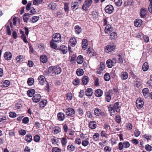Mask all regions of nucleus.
<instances>
[{
    "label": "nucleus",
    "mask_w": 152,
    "mask_h": 152,
    "mask_svg": "<svg viewBox=\"0 0 152 152\" xmlns=\"http://www.w3.org/2000/svg\"><path fill=\"white\" fill-rule=\"evenodd\" d=\"M119 103L116 102L114 104H110L108 106V111L111 115H113L116 113H118L120 107L119 106Z\"/></svg>",
    "instance_id": "1"
},
{
    "label": "nucleus",
    "mask_w": 152,
    "mask_h": 152,
    "mask_svg": "<svg viewBox=\"0 0 152 152\" xmlns=\"http://www.w3.org/2000/svg\"><path fill=\"white\" fill-rule=\"evenodd\" d=\"M49 73H52L56 75H59L61 72V68L58 65L51 66L49 67L48 69Z\"/></svg>",
    "instance_id": "2"
},
{
    "label": "nucleus",
    "mask_w": 152,
    "mask_h": 152,
    "mask_svg": "<svg viewBox=\"0 0 152 152\" xmlns=\"http://www.w3.org/2000/svg\"><path fill=\"white\" fill-rule=\"evenodd\" d=\"M116 48V46L113 42H110L104 48V51L107 53H111L114 51Z\"/></svg>",
    "instance_id": "3"
},
{
    "label": "nucleus",
    "mask_w": 152,
    "mask_h": 152,
    "mask_svg": "<svg viewBox=\"0 0 152 152\" xmlns=\"http://www.w3.org/2000/svg\"><path fill=\"white\" fill-rule=\"evenodd\" d=\"M113 94L112 89H110L108 91H106L104 94L105 100L107 102H110L111 99V95Z\"/></svg>",
    "instance_id": "4"
},
{
    "label": "nucleus",
    "mask_w": 152,
    "mask_h": 152,
    "mask_svg": "<svg viewBox=\"0 0 152 152\" xmlns=\"http://www.w3.org/2000/svg\"><path fill=\"white\" fill-rule=\"evenodd\" d=\"M92 3V0H85L84 4L82 6V9L85 11H87L88 8L91 6Z\"/></svg>",
    "instance_id": "5"
},
{
    "label": "nucleus",
    "mask_w": 152,
    "mask_h": 152,
    "mask_svg": "<svg viewBox=\"0 0 152 152\" xmlns=\"http://www.w3.org/2000/svg\"><path fill=\"white\" fill-rule=\"evenodd\" d=\"M51 40L56 42H60L61 41V37L60 34L58 33L54 34L53 35Z\"/></svg>",
    "instance_id": "6"
},
{
    "label": "nucleus",
    "mask_w": 152,
    "mask_h": 152,
    "mask_svg": "<svg viewBox=\"0 0 152 152\" xmlns=\"http://www.w3.org/2000/svg\"><path fill=\"white\" fill-rule=\"evenodd\" d=\"M94 114L97 116L101 115L102 117H104L106 116V114L103 111H102L101 110L98 108H95L94 111Z\"/></svg>",
    "instance_id": "7"
},
{
    "label": "nucleus",
    "mask_w": 152,
    "mask_h": 152,
    "mask_svg": "<svg viewBox=\"0 0 152 152\" xmlns=\"http://www.w3.org/2000/svg\"><path fill=\"white\" fill-rule=\"evenodd\" d=\"M64 111L67 116H73L75 114V111L73 108L68 107L63 110Z\"/></svg>",
    "instance_id": "8"
},
{
    "label": "nucleus",
    "mask_w": 152,
    "mask_h": 152,
    "mask_svg": "<svg viewBox=\"0 0 152 152\" xmlns=\"http://www.w3.org/2000/svg\"><path fill=\"white\" fill-rule=\"evenodd\" d=\"M77 149L75 145L73 143H70L67 147V150L68 152H75Z\"/></svg>",
    "instance_id": "9"
},
{
    "label": "nucleus",
    "mask_w": 152,
    "mask_h": 152,
    "mask_svg": "<svg viewBox=\"0 0 152 152\" xmlns=\"http://www.w3.org/2000/svg\"><path fill=\"white\" fill-rule=\"evenodd\" d=\"M105 64L103 62H101L100 63L99 66L97 68V70L96 73L99 75H101L102 71L105 68Z\"/></svg>",
    "instance_id": "10"
},
{
    "label": "nucleus",
    "mask_w": 152,
    "mask_h": 152,
    "mask_svg": "<svg viewBox=\"0 0 152 152\" xmlns=\"http://www.w3.org/2000/svg\"><path fill=\"white\" fill-rule=\"evenodd\" d=\"M144 102L141 98H138L136 100V104L138 108H141L143 106Z\"/></svg>",
    "instance_id": "11"
},
{
    "label": "nucleus",
    "mask_w": 152,
    "mask_h": 152,
    "mask_svg": "<svg viewBox=\"0 0 152 152\" xmlns=\"http://www.w3.org/2000/svg\"><path fill=\"white\" fill-rule=\"evenodd\" d=\"M104 10L107 13L111 14L114 10L113 7L112 5H108L105 7Z\"/></svg>",
    "instance_id": "12"
},
{
    "label": "nucleus",
    "mask_w": 152,
    "mask_h": 152,
    "mask_svg": "<svg viewBox=\"0 0 152 152\" xmlns=\"http://www.w3.org/2000/svg\"><path fill=\"white\" fill-rule=\"evenodd\" d=\"M40 61L43 64H45L48 61V58L46 55L43 54L40 56Z\"/></svg>",
    "instance_id": "13"
},
{
    "label": "nucleus",
    "mask_w": 152,
    "mask_h": 152,
    "mask_svg": "<svg viewBox=\"0 0 152 152\" xmlns=\"http://www.w3.org/2000/svg\"><path fill=\"white\" fill-rule=\"evenodd\" d=\"M41 99V96L40 94H36L33 97L32 100L33 102L37 103L39 102Z\"/></svg>",
    "instance_id": "14"
},
{
    "label": "nucleus",
    "mask_w": 152,
    "mask_h": 152,
    "mask_svg": "<svg viewBox=\"0 0 152 152\" xmlns=\"http://www.w3.org/2000/svg\"><path fill=\"white\" fill-rule=\"evenodd\" d=\"M38 80L39 84L41 85H43L46 81L45 77L43 75H39L38 78Z\"/></svg>",
    "instance_id": "15"
},
{
    "label": "nucleus",
    "mask_w": 152,
    "mask_h": 152,
    "mask_svg": "<svg viewBox=\"0 0 152 152\" xmlns=\"http://www.w3.org/2000/svg\"><path fill=\"white\" fill-rule=\"evenodd\" d=\"M113 30V27L110 24H107L105 27L104 29L105 32L106 34L110 33Z\"/></svg>",
    "instance_id": "16"
},
{
    "label": "nucleus",
    "mask_w": 152,
    "mask_h": 152,
    "mask_svg": "<svg viewBox=\"0 0 152 152\" xmlns=\"http://www.w3.org/2000/svg\"><path fill=\"white\" fill-rule=\"evenodd\" d=\"M134 24L136 27H140L142 24V21L139 18L136 19L134 21Z\"/></svg>",
    "instance_id": "17"
},
{
    "label": "nucleus",
    "mask_w": 152,
    "mask_h": 152,
    "mask_svg": "<svg viewBox=\"0 0 152 152\" xmlns=\"http://www.w3.org/2000/svg\"><path fill=\"white\" fill-rule=\"evenodd\" d=\"M4 57L5 60H10L12 58V54L10 52H6L4 54Z\"/></svg>",
    "instance_id": "18"
},
{
    "label": "nucleus",
    "mask_w": 152,
    "mask_h": 152,
    "mask_svg": "<svg viewBox=\"0 0 152 152\" xmlns=\"http://www.w3.org/2000/svg\"><path fill=\"white\" fill-rule=\"evenodd\" d=\"M143 95L145 98H147L149 96L150 93L149 90L148 88H144L142 90Z\"/></svg>",
    "instance_id": "19"
},
{
    "label": "nucleus",
    "mask_w": 152,
    "mask_h": 152,
    "mask_svg": "<svg viewBox=\"0 0 152 152\" xmlns=\"http://www.w3.org/2000/svg\"><path fill=\"white\" fill-rule=\"evenodd\" d=\"M97 126L95 121H92L90 122L88 124V127L92 129H95Z\"/></svg>",
    "instance_id": "20"
},
{
    "label": "nucleus",
    "mask_w": 152,
    "mask_h": 152,
    "mask_svg": "<svg viewBox=\"0 0 152 152\" xmlns=\"http://www.w3.org/2000/svg\"><path fill=\"white\" fill-rule=\"evenodd\" d=\"M57 117L59 121H62L65 118V115L63 113L59 112L57 114Z\"/></svg>",
    "instance_id": "21"
},
{
    "label": "nucleus",
    "mask_w": 152,
    "mask_h": 152,
    "mask_svg": "<svg viewBox=\"0 0 152 152\" xmlns=\"http://www.w3.org/2000/svg\"><path fill=\"white\" fill-rule=\"evenodd\" d=\"M94 94L96 96L100 97L103 94V91L100 89H97L95 90Z\"/></svg>",
    "instance_id": "22"
},
{
    "label": "nucleus",
    "mask_w": 152,
    "mask_h": 152,
    "mask_svg": "<svg viewBox=\"0 0 152 152\" xmlns=\"http://www.w3.org/2000/svg\"><path fill=\"white\" fill-rule=\"evenodd\" d=\"M59 50L61 53L63 54H65L67 52V47L64 45H62L60 47Z\"/></svg>",
    "instance_id": "23"
},
{
    "label": "nucleus",
    "mask_w": 152,
    "mask_h": 152,
    "mask_svg": "<svg viewBox=\"0 0 152 152\" xmlns=\"http://www.w3.org/2000/svg\"><path fill=\"white\" fill-rule=\"evenodd\" d=\"M120 77L122 80H126L128 77V74L126 72H122L121 73Z\"/></svg>",
    "instance_id": "24"
},
{
    "label": "nucleus",
    "mask_w": 152,
    "mask_h": 152,
    "mask_svg": "<svg viewBox=\"0 0 152 152\" xmlns=\"http://www.w3.org/2000/svg\"><path fill=\"white\" fill-rule=\"evenodd\" d=\"M69 42L71 46L72 47H75L77 43L76 39L75 37H71L69 40Z\"/></svg>",
    "instance_id": "25"
},
{
    "label": "nucleus",
    "mask_w": 152,
    "mask_h": 152,
    "mask_svg": "<svg viewBox=\"0 0 152 152\" xmlns=\"http://www.w3.org/2000/svg\"><path fill=\"white\" fill-rule=\"evenodd\" d=\"M86 95L88 96H91L93 94V89L91 88H87L85 91Z\"/></svg>",
    "instance_id": "26"
},
{
    "label": "nucleus",
    "mask_w": 152,
    "mask_h": 152,
    "mask_svg": "<svg viewBox=\"0 0 152 152\" xmlns=\"http://www.w3.org/2000/svg\"><path fill=\"white\" fill-rule=\"evenodd\" d=\"M24 58L23 55L17 56L16 58L17 63H19L20 64L23 63Z\"/></svg>",
    "instance_id": "27"
},
{
    "label": "nucleus",
    "mask_w": 152,
    "mask_h": 152,
    "mask_svg": "<svg viewBox=\"0 0 152 152\" xmlns=\"http://www.w3.org/2000/svg\"><path fill=\"white\" fill-rule=\"evenodd\" d=\"M88 40L86 39H83L82 40V46L83 50H86L87 48Z\"/></svg>",
    "instance_id": "28"
},
{
    "label": "nucleus",
    "mask_w": 152,
    "mask_h": 152,
    "mask_svg": "<svg viewBox=\"0 0 152 152\" xmlns=\"http://www.w3.org/2000/svg\"><path fill=\"white\" fill-rule=\"evenodd\" d=\"M89 81L88 77L86 76H84L82 79V82L84 85H86Z\"/></svg>",
    "instance_id": "29"
},
{
    "label": "nucleus",
    "mask_w": 152,
    "mask_h": 152,
    "mask_svg": "<svg viewBox=\"0 0 152 152\" xmlns=\"http://www.w3.org/2000/svg\"><path fill=\"white\" fill-rule=\"evenodd\" d=\"M146 10L144 8H142L140 10V15L141 18H145L146 17Z\"/></svg>",
    "instance_id": "30"
},
{
    "label": "nucleus",
    "mask_w": 152,
    "mask_h": 152,
    "mask_svg": "<svg viewBox=\"0 0 152 152\" xmlns=\"http://www.w3.org/2000/svg\"><path fill=\"white\" fill-rule=\"evenodd\" d=\"M117 38V34L116 32H113L111 33L110 35V38L111 40L115 39Z\"/></svg>",
    "instance_id": "31"
},
{
    "label": "nucleus",
    "mask_w": 152,
    "mask_h": 152,
    "mask_svg": "<svg viewBox=\"0 0 152 152\" xmlns=\"http://www.w3.org/2000/svg\"><path fill=\"white\" fill-rule=\"evenodd\" d=\"M35 90L34 89H30L27 91V94L28 96L31 97L35 93Z\"/></svg>",
    "instance_id": "32"
},
{
    "label": "nucleus",
    "mask_w": 152,
    "mask_h": 152,
    "mask_svg": "<svg viewBox=\"0 0 152 152\" xmlns=\"http://www.w3.org/2000/svg\"><path fill=\"white\" fill-rule=\"evenodd\" d=\"M75 32L76 34H79L82 32V28L79 26H75Z\"/></svg>",
    "instance_id": "33"
},
{
    "label": "nucleus",
    "mask_w": 152,
    "mask_h": 152,
    "mask_svg": "<svg viewBox=\"0 0 152 152\" xmlns=\"http://www.w3.org/2000/svg\"><path fill=\"white\" fill-rule=\"evenodd\" d=\"M60 139L61 140L62 145L63 147L65 146L67 142V140L66 138L65 137H63Z\"/></svg>",
    "instance_id": "34"
},
{
    "label": "nucleus",
    "mask_w": 152,
    "mask_h": 152,
    "mask_svg": "<svg viewBox=\"0 0 152 152\" xmlns=\"http://www.w3.org/2000/svg\"><path fill=\"white\" fill-rule=\"evenodd\" d=\"M84 61V58L83 56L81 55L79 56L77 58V61L78 64H81L83 63Z\"/></svg>",
    "instance_id": "35"
},
{
    "label": "nucleus",
    "mask_w": 152,
    "mask_h": 152,
    "mask_svg": "<svg viewBox=\"0 0 152 152\" xmlns=\"http://www.w3.org/2000/svg\"><path fill=\"white\" fill-rule=\"evenodd\" d=\"M39 18L38 16H34L30 19L29 22L31 23H34L37 22Z\"/></svg>",
    "instance_id": "36"
},
{
    "label": "nucleus",
    "mask_w": 152,
    "mask_h": 152,
    "mask_svg": "<svg viewBox=\"0 0 152 152\" xmlns=\"http://www.w3.org/2000/svg\"><path fill=\"white\" fill-rule=\"evenodd\" d=\"M1 83L2 84V85H1L2 87H7L9 86L10 84V82L9 80H5L2 81Z\"/></svg>",
    "instance_id": "37"
},
{
    "label": "nucleus",
    "mask_w": 152,
    "mask_h": 152,
    "mask_svg": "<svg viewBox=\"0 0 152 152\" xmlns=\"http://www.w3.org/2000/svg\"><path fill=\"white\" fill-rule=\"evenodd\" d=\"M55 42L52 40H51L50 42V47L56 50L58 49L57 46L56 44L54 42Z\"/></svg>",
    "instance_id": "38"
},
{
    "label": "nucleus",
    "mask_w": 152,
    "mask_h": 152,
    "mask_svg": "<svg viewBox=\"0 0 152 152\" xmlns=\"http://www.w3.org/2000/svg\"><path fill=\"white\" fill-rule=\"evenodd\" d=\"M32 137L31 134H27L25 137V140L28 142H31L32 140Z\"/></svg>",
    "instance_id": "39"
},
{
    "label": "nucleus",
    "mask_w": 152,
    "mask_h": 152,
    "mask_svg": "<svg viewBox=\"0 0 152 152\" xmlns=\"http://www.w3.org/2000/svg\"><path fill=\"white\" fill-rule=\"evenodd\" d=\"M53 130L54 131V134H57L61 132V129L59 126H55L53 128Z\"/></svg>",
    "instance_id": "40"
},
{
    "label": "nucleus",
    "mask_w": 152,
    "mask_h": 152,
    "mask_svg": "<svg viewBox=\"0 0 152 152\" xmlns=\"http://www.w3.org/2000/svg\"><path fill=\"white\" fill-rule=\"evenodd\" d=\"M149 68V65L147 62H145L142 65V69L143 71L144 72L147 71Z\"/></svg>",
    "instance_id": "41"
},
{
    "label": "nucleus",
    "mask_w": 152,
    "mask_h": 152,
    "mask_svg": "<svg viewBox=\"0 0 152 152\" xmlns=\"http://www.w3.org/2000/svg\"><path fill=\"white\" fill-rule=\"evenodd\" d=\"M129 74L130 75L131 77L133 79H134L136 80L138 79V77L137 76V73H135L132 70L130 71Z\"/></svg>",
    "instance_id": "42"
},
{
    "label": "nucleus",
    "mask_w": 152,
    "mask_h": 152,
    "mask_svg": "<svg viewBox=\"0 0 152 152\" xmlns=\"http://www.w3.org/2000/svg\"><path fill=\"white\" fill-rule=\"evenodd\" d=\"M73 95L70 92H68L66 94V100L68 101H71L72 99Z\"/></svg>",
    "instance_id": "43"
},
{
    "label": "nucleus",
    "mask_w": 152,
    "mask_h": 152,
    "mask_svg": "<svg viewBox=\"0 0 152 152\" xmlns=\"http://www.w3.org/2000/svg\"><path fill=\"white\" fill-rule=\"evenodd\" d=\"M76 73L78 76H81L84 74V71L82 69L79 68L77 70Z\"/></svg>",
    "instance_id": "44"
},
{
    "label": "nucleus",
    "mask_w": 152,
    "mask_h": 152,
    "mask_svg": "<svg viewBox=\"0 0 152 152\" xmlns=\"http://www.w3.org/2000/svg\"><path fill=\"white\" fill-rule=\"evenodd\" d=\"M106 64L107 67L109 68H112L114 66L111 59L107 60L106 61Z\"/></svg>",
    "instance_id": "45"
},
{
    "label": "nucleus",
    "mask_w": 152,
    "mask_h": 152,
    "mask_svg": "<svg viewBox=\"0 0 152 152\" xmlns=\"http://www.w3.org/2000/svg\"><path fill=\"white\" fill-rule=\"evenodd\" d=\"M34 83V78L32 77H30L28 79L27 83L29 86H32Z\"/></svg>",
    "instance_id": "46"
},
{
    "label": "nucleus",
    "mask_w": 152,
    "mask_h": 152,
    "mask_svg": "<svg viewBox=\"0 0 152 152\" xmlns=\"http://www.w3.org/2000/svg\"><path fill=\"white\" fill-rule=\"evenodd\" d=\"M99 134L98 133H95L93 136V139L95 141H97L99 140Z\"/></svg>",
    "instance_id": "47"
},
{
    "label": "nucleus",
    "mask_w": 152,
    "mask_h": 152,
    "mask_svg": "<svg viewBox=\"0 0 152 152\" xmlns=\"http://www.w3.org/2000/svg\"><path fill=\"white\" fill-rule=\"evenodd\" d=\"M47 102V101L46 100H42L39 103V107H45L46 105Z\"/></svg>",
    "instance_id": "48"
},
{
    "label": "nucleus",
    "mask_w": 152,
    "mask_h": 152,
    "mask_svg": "<svg viewBox=\"0 0 152 152\" xmlns=\"http://www.w3.org/2000/svg\"><path fill=\"white\" fill-rule=\"evenodd\" d=\"M142 137L144 138L145 139L147 140L148 141L151 140V136L149 134H144L142 136Z\"/></svg>",
    "instance_id": "49"
},
{
    "label": "nucleus",
    "mask_w": 152,
    "mask_h": 152,
    "mask_svg": "<svg viewBox=\"0 0 152 152\" xmlns=\"http://www.w3.org/2000/svg\"><path fill=\"white\" fill-rule=\"evenodd\" d=\"M58 139L59 138H56V137H54L51 139L52 143L53 144H57L59 141L58 140Z\"/></svg>",
    "instance_id": "50"
},
{
    "label": "nucleus",
    "mask_w": 152,
    "mask_h": 152,
    "mask_svg": "<svg viewBox=\"0 0 152 152\" xmlns=\"http://www.w3.org/2000/svg\"><path fill=\"white\" fill-rule=\"evenodd\" d=\"M78 3L77 2H75L72 4L71 8L72 10L75 9H77V6L78 5Z\"/></svg>",
    "instance_id": "51"
},
{
    "label": "nucleus",
    "mask_w": 152,
    "mask_h": 152,
    "mask_svg": "<svg viewBox=\"0 0 152 152\" xmlns=\"http://www.w3.org/2000/svg\"><path fill=\"white\" fill-rule=\"evenodd\" d=\"M115 121L118 124H119L121 122V117L119 115H117L115 116Z\"/></svg>",
    "instance_id": "52"
},
{
    "label": "nucleus",
    "mask_w": 152,
    "mask_h": 152,
    "mask_svg": "<svg viewBox=\"0 0 152 152\" xmlns=\"http://www.w3.org/2000/svg\"><path fill=\"white\" fill-rule=\"evenodd\" d=\"M56 4L51 2L50 3L48 6L49 8L51 10L54 9L56 7Z\"/></svg>",
    "instance_id": "53"
},
{
    "label": "nucleus",
    "mask_w": 152,
    "mask_h": 152,
    "mask_svg": "<svg viewBox=\"0 0 152 152\" xmlns=\"http://www.w3.org/2000/svg\"><path fill=\"white\" fill-rule=\"evenodd\" d=\"M7 118L6 115H0V123L3 122H5L6 121Z\"/></svg>",
    "instance_id": "54"
},
{
    "label": "nucleus",
    "mask_w": 152,
    "mask_h": 152,
    "mask_svg": "<svg viewBox=\"0 0 152 152\" xmlns=\"http://www.w3.org/2000/svg\"><path fill=\"white\" fill-rule=\"evenodd\" d=\"M145 148L146 151H148L149 152L152 151V147L149 144H147L145 145Z\"/></svg>",
    "instance_id": "55"
},
{
    "label": "nucleus",
    "mask_w": 152,
    "mask_h": 152,
    "mask_svg": "<svg viewBox=\"0 0 152 152\" xmlns=\"http://www.w3.org/2000/svg\"><path fill=\"white\" fill-rule=\"evenodd\" d=\"M114 2L115 5L118 7L121 6L122 4V0H114Z\"/></svg>",
    "instance_id": "56"
},
{
    "label": "nucleus",
    "mask_w": 152,
    "mask_h": 152,
    "mask_svg": "<svg viewBox=\"0 0 152 152\" xmlns=\"http://www.w3.org/2000/svg\"><path fill=\"white\" fill-rule=\"evenodd\" d=\"M80 82V79L78 78H76L73 80L72 83L74 85L77 86L79 84Z\"/></svg>",
    "instance_id": "57"
},
{
    "label": "nucleus",
    "mask_w": 152,
    "mask_h": 152,
    "mask_svg": "<svg viewBox=\"0 0 152 152\" xmlns=\"http://www.w3.org/2000/svg\"><path fill=\"white\" fill-rule=\"evenodd\" d=\"M104 78L105 81H108L110 79V76L108 73H105L104 76Z\"/></svg>",
    "instance_id": "58"
},
{
    "label": "nucleus",
    "mask_w": 152,
    "mask_h": 152,
    "mask_svg": "<svg viewBox=\"0 0 152 152\" xmlns=\"http://www.w3.org/2000/svg\"><path fill=\"white\" fill-rule=\"evenodd\" d=\"M77 114L80 116H82L84 114L83 109L81 108H79L77 109Z\"/></svg>",
    "instance_id": "59"
},
{
    "label": "nucleus",
    "mask_w": 152,
    "mask_h": 152,
    "mask_svg": "<svg viewBox=\"0 0 152 152\" xmlns=\"http://www.w3.org/2000/svg\"><path fill=\"white\" fill-rule=\"evenodd\" d=\"M40 139V136L38 134H37L34 137V140L36 142H38L39 141Z\"/></svg>",
    "instance_id": "60"
},
{
    "label": "nucleus",
    "mask_w": 152,
    "mask_h": 152,
    "mask_svg": "<svg viewBox=\"0 0 152 152\" xmlns=\"http://www.w3.org/2000/svg\"><path fill=\"white\" fill-rule=\"evenodd\" d=\"M52 152H61V149L58 147H53L52 149Z\"/></svg>",
    "instance_id": "61"
},
{
    "label": "nucleus",
    "mask_w": 152,
    "mask_h": 152,
    "mask_svg": "<svg viewBox=\"0 0 152 152\" xmlns=\"http://www.w3.org/2000/svg\"><path fill=\"white\" fill-rule=\"evenodd\" d=\"M89 144V142L88 140H83L82 142V144L84 147H86Z\"/></svg>",
    "instance_id": "62"
},
{
    "label": "nucleus",
    "mask_w": 152,
    "mask_h": 152,
    "mask_svg": "<svg viewBox=\"0 0 152 152\" xmlns=\"http://www.w3.org/2000/svg\"><path fill=\"white\" fill-rule=\"evenodd\" d=\"M85 91L83 90H80L79 92V97L80 98H82L83 97L84 95Z\"/></svg>",
    "instance_id": "63"
},
{
    "label": "nucleus",
    "mask_w": 152,
    "mask_h": 152,
    "mask_svg": "<svg viewBox=\"0 0 152 152\" xmlns=\"http://www.w3.org/2000/svg\"><path fill=\"white\" fill-rule=\"evenodd\" d=\"M20 135L22 136L25 135L26 134V131L25 130L21 129L18 131Z\"/></svg>",
    "instance_id": "64"
}]
</instances>
